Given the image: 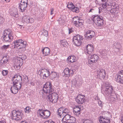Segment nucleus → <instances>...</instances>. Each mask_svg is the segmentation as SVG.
Returning a JSON list of instances; mask_svg holds the SVG:
<instances>
[{"label": "nucleus", "instance_id": "6", "mask_svg": "<svg viewBox=\"0 0 123 123\" xmlns=\"http://www.w3.org/2000/svg\"><path fill=\"white\" fill-rule=\"evenodd\" d=\"M102 116H100V118L99 119V122L100 123H110L109 114L108 112H105L103 113Z\"/></svg>", "mask_w": 123, "mask_h": 123}, {"label": "nucleus", "instance_id": "60", "mask_svg": "<svg viewBox=\"0 0 123 123\" xmlns=\"http://www.w3.org/2000/svg\"><path fill=\"white\" fill-rule=\"evenodd\" d=\"M62 19L61 18H60L59 20V23H61L60 22L61 20H62Z\"/></svg>", "mask_w": 123, "mask_h": 123}, {"label": "nucleus", "instance_id": "47", "mask_svg": "<svg viewBox=\"0 0 123 123\" xmlns=\"http://www.w3.org/2000/svg\"><path fill=\"white\" fill-rule=\"evenodd\" d=\"M11 16L16 18L18 17V14H15V13H13V14L11 13Z\"/></svg>", "mask_w": 123, "mask_h": 123}, {"label": "nucleus", "instance_id": "50", "mask_svg": "<svg viewBox=\"0 0 123 123\" xmlns=\"http://www.w3.org/2000/svg\"><path fill=\"white\" fill-rule=\"evenodd\" d=\"M44 123H55L54 122L51 120H48L45 122Z\"/></svg>", "mask_w": 123, "mask_h": 123}, {"label": "nucleus", "instance_id": "13", "mask_svg": "<svg viewBox=\"0 0 123 123\" xmlns=\"http://www.w3.org/2000/svg\"><path fill=\"white\" fill-rule=\"evenodd\" d=\"M40 72V75L41 77H43V79H45L47 77L49 76V72L48 70L45 69H42L39 70Z\"/></svg>", "mask_w": 123, "mask_h": 123}, {"label": "nucleus", "instance_id": "49", "mask_svg": "<svg viewBox=\"0 0 123 123\" xmlns=\"http://www.w3.org/2000/svg\"><path fill=\"white\" fill-rule=\"evenodd\" d=\"M4 22L3 18L1 17H0V24H2Z\"/></svg>", "mask_w": 123, "mask_h": 123}, {"label": "nucleus", "instance_id": "53", "mask_svg": "<svg viewBox=\"0 0 123 123\" xmlns=\"http://www.w3.org/2000/svg\"><path fill=\"white\" fill-rule=\"evenodd\" d=\"M98 103L99 105L101 107H102L103 105L102 104V102L101 101H99L98 102Z\"/></svg>", "mask_w": 123, "mask_h": 123}, {"label": "nucleus", "instance_id": "21", "mask_svg": "<svg viewBox=\"0 0 123 123\" xmlns=\"http://www.w3.org/2000/svg\"><path fill=\"white\" fill-rule=\"evenodd\" d=\"M117 81L121 83H123V72H119L117 75Z\"/></svg>", "mask_w": 123, "mask_h": 123}, {"label": "nucleus", "instance_id": "17", "mask_svg": "<svg viewBox=\"0 0 123 123\" xmlns=\"http://www.w3.org/2000/svg\"><path fill=\"white\" fill-rule=\"evenodd\" d=\"M22 80V78L20 76L15 75L13 77L12 81L13 85H18L20 81Z\"/></svg>", "mask_w": 123, "mask_h": 123}, {"label": "nucleus", "instance_id": "19", "mask_svg": "<svg viewBox=\"0 0 123 123\" xmlns=\"http://www.w3.org/2000/svg\"><path fill=\"white\" fill-rule=\"evenodd\" d=\"M93 45L92 44H88L86 47L85 49L86 52L89 55V56L93 53Z\"/></svg>", "mask_w": 123, "mask_h": 123}, {"label": "nucleus", "instance_id": "63", "mask_svg": "<svg viewBox=\"0 0 123 123\" xmlns=\"http://www.w3.org/2000/svg\"><path fill=\"white\" fill-rule=\"evenodd\" d=\"M69 34H70V33L71 32V31L70 30V29H69Z\"/></svg>", "mask_w": 123, "mask_h": 123}, {"label": "nucleus", "instance_id": "39", "mask_svg": "<svg viewBox=\"0 0 123 123\" xmlns=\"http://www.w3.org/2000/svg\"><path fill=\"white\" fill-rule=\"evenodd\" d=\"M48 32L46 30H44L43 32L42 35L46 37L48 36Z\"/></svg>", "mask_w": 123, "mask_h": 123}, {"label": "nucleus", "instance_id": "30", "mask_svg": "<svg viewBox=\"0 0 123 123\" xmlns=\"http://www.w3.org/2000/svg\"><path fill=\"white\" fill-rule=\"evenodd\" d=\"M78 23L76 25V26L77 27H79L82 25V23L83 22V20L82 19L80 18H79V19H78Z\"/></svg>", "mask_w": 123, "mask_h": 123}, {"label": "nucleus", "instance_id": "34", "mask_svg": "<svg viewBox=\"0 0 123 123\" xmlns=\"http://www.w3.org/2000/svg\"><path fill=\"white\" fill-rule=\"evenodd\" d=\"M81 110L80 106H76L74 108L73 111H80Z\"/></svg>", "mask_w": 123, "mask_h": 123}, {"label": "nucleus", "instance_id": "2", "mask_svg": "<svg viewBox=\"0 0 123 123\" xmlns=\"http://www.w3.org/2000/svg\"><path fill=\"white\" fill-rule=\"evenodd\" d=\"M12 119L16 120H20L23 116V114L20 111L14 110L12 112Z\"/></svg>", "mask_w": 123, "mask_h": 123}, {"label": "nucleus", "instance_id": "5", "mask_svg": "<svg viewBox=\"0 0 123 123\" xmlns=\"http://www.w3.org/2000/svg\"><path fill=\"white\" fill-rule=\"evenodd\" d=\"M2 37H3L4 40L5 41H11L13 37L12 36L11 30L9 29L5 30Z\"/></svg>", "mask_w": 123, "mask_h": 123}, {"label": "nucleus", "instance_id": "57", "mask_svg": "<svg viewBox=\"0 0 123 123\" xmlns=\"http://www.w3.org/2000/svg\"><path fill=\"white\" fill-rule=\"evenodd\" d=\"M121 121L123 123V116H122L121 118Z\"/></svg>", "mask_w": 123, "mask_h": 123}, {"label": "nucleus", "instance_id": "10", "mask_svg": "<svg viewBox=\"0 0 123 123\" xmlns=\"http://www.w3.org/2000/svg\"><path fill=\"white\" fill-rule=\"evenodd\" d=\"M83 39V38L82 36L77 35L74 37L73 40V42L76 46H79L81 45V41Z\"/></svg>", "mask_w": 123, "mask_h": 123}, {"label": "nucleus", "instance_id": "35", "mask_svg": "<svg viewBox=\"0 0 123 123\" xmlns=\"http://www.w3.org/2000/svg\"><path fill=\"white\" fill-rule=\"evenodd\" d=\"M71 10L73 12H75L76 13L78 12L79 11L78 8L74 6L72 8Z\"/></svg>", "mask_w": 123, "mask_h": 123}, {"label": "nucleus", "instance_id": "24", "mask_svg": "<svg viewBox=\"0 0 123 123\" xmlns=\"http://www.w3.org/2000/svg\"><path fill=\"white\" fill-rule=\"evenodd\" d=\"M30 19L29 16H24L22 19V21L24 23H32V22L30 21Z\"/></svg>", "mask_w": 123, "mask_h": 123}, {"label": "nucleus", "instance_id": "14", "mask_svg": "<svg viewBox=\"0 0 123 123\" xmlns=\"http://www.w3.org/2000/svg\"><path fill=\"white\" fill-rule=\"evenodd\" d=\"M95 35V33L93 31H88L85 32V38L87 39H91V38L94 36Z\"/></svg>", "mask_w": 123, "mask_h": 123}, {"label": "nucleus", "instance_id": "11", "mask_svg": "<svg viewBox=\"0 0 123 123\" xmlns=\"http://www.w3.org/2000/svg\"><path fill=\"white\" fill-rule=\"evenodd\" d=\"M27 0H22L18 7L21 10V11L23 12L26 10L27 7Z\"/></svg>", "mask_w": 123, "mask_h": 123}, {"label": "nucleus", "instance_id": "54", "mask_svg": "<svg viewBox=\"0 0 123 123\" xmlns=\"http://www.w3.org/2000/svg\"><path fill=\"white\" fill-rule=\"evenodd\" d=\"M53 11L54 9H53L52 8L51 9V13L50 14L51 15H52L53 14Z\"/></svg>", "mask_w": 123, "mask_h": 123}, {"label": "nucleus", "instance_id": "22", "mask_svg": "<svg viewBox=\"0 0 123 123\" xmlns=\"http://www.w3.org/2000/svg\"><path fill=\"white\" fill-rule=\"evenodd\" d=\"M26 58V56H25L22 57H18L16 60L15 63L18 64L20 66H22L23 63V61Z\"/></svg>", "mask_w": 123, "mask_h": 123}, {"label": "nucleus", "instance_id": "9", "mask_svg": "<svg viewBox=\"0 0 123 123\" xmlns=\"http://www.w3.org/2000/svg\"><path fill=\"white\" fill-rule=\"evenodd\" d=\"M43 90L44 92L49 94L54 92L51 83L50 82H47L44 85L43 87Z\"/></svg>", "mask_w": 123, "mask_h": 123}, {"label": "nucleus", "instance_id": "52", "mask_svg": "<svg viewBox=\"0 0 123 123\" xmlns=\"http://www.w3.org/2000/svg\"><path fill=\"white\" fill-rule=\"evenodd\" d=\"M69 75H70V74H73L74 73L73 71L72 70L69 69Z\"/></svg>", "mask_w": 123, "mask_h": 123}, {"label": "nucleus", "instance_id": "32", "mask_svg": "<svg viewBox=\"0 0 123 123\" xmlns=\"http://www.w3.org/2000/svg\"><path fill=\"white\" fill-rule=\"evenodd\" d=\"M78 19H79V17H75L74 18L73 21L74 22V24L75 26L79 22Z\"/></svg>", "mask_w": 123, "mask_h": 123}, {"label": "nucleus", "instance_id": "36", "mask_svg": "<svg viewBox=\"0 0 123 123\" xmlns=\"http://www.w3.org/2000/svg\"><path fill=\"white\" fill-rule=\"evenodd\" d=\"M21 66L18 64L15 63L14 66V67L15 69L18 70L20 69Z\"/></svg>", "mask_w": 123, "mask_h": 123}, {"label": "nucleus", "instance_id": "26", "mask_svg": "<svg viewBox=\"0 0 123 123\" xmlns=\"http://www.w3.org/2000/svg\"><path fill=\"white\" fill-rule=\"evenodd\" d=\"M8 62V59L6 58V56H4L1 61V63H0V64L2 65L3 64H5L7 63Z\"/></svg>", "mask_w": 123, "mask_h": 123}, {"label": "nucleus", "instance_id": "51", "mask_svg": "<svg viewBox=\"0 0 123 123\" xmlns=\"http://www.w3.org/2000/svg\"><path fill=\"white\" fill-rule=\"evenodd\" d=\"M96 10H95L93 9H91L89 11V12H92V13H94L95 12Z\"/></svg>", "mask_w": 123, "mask_h": 123}, {"label": "nucleus", "instance_id": "3", "mask_svg": "<svg viewBox=\"0 0 123 123\" xmlns=\"http://www.w3.org/2000/svg\"><path fill=\"white\" fill-rule=\"evenodd\" d=\"M92 20L97 26H101L103 25V18L102 16H98V15L93 16Z\"/></svg>", "mask_w": 123, "mask_h": 123}, {"label": "nucleus", "instance_id": "64", "mask_svg": "<svg viewBox=\"0 0 123 123\" xmlns=\"http://www.w3.org/2000/svg\"><path fill=\"white\" fill-rule=\"evenodd\" d=\"M30 19V21H32V22L33 21V18H31V19Z\"/></svg>", "mask_w": 123, "mask_h": 123}, {"label": "nucleus", "instance_id": "29", "mask_svg": "<svg viewBox=\"0 0 123 123\" xmlns=\"http://www.w3.org/2000/svg\"><path fill=\"white\" fill-rule=\"evenodd\" d=\"M67 123H74L76 121V119L74 117H71V118Z\"/></svg>", "mask_w": 123, "mask_h": 123}, {"label": "nucleus", "instance_id": "31", "mask_svg": "<svg viewBox=\"0 0 123 123\" xmlns=\"http://www.w3.org/2000/svg\"><path fill=\"white\" fill-rule=\"evenodd\" d=\"M69 81L70 80H69ZM71 81H70V83L72 85V86L73 87H75L76 84V80L75 79H74L72 80H71Z\"/></svg>", "mask_w": 123, "mask_h": 123}, {"label": "nucleus", "instance_id": "58", "mask_svg": "<svg viewBox=\"0 0 123 123\" xmlns=\"http://www.w3.org/2000/svg\"><path fill=\"white\" fill-rule=\"evenodd\" d=\"M20 123H27V122L25 121H22Z\"/></svg>", "mask_w": 123, "mask_h": 123}, {"label": "nucleus", "instance_id": "62", "mask_svg": "<svg viewBox=\"0 0 123 123\" xmlns=\"http://www.w3.org/2000/svg\"><path fill=\"white\" fill-rule=\"evenodd\" d=\"M0 123H5L4 121H0Z\"/></svg>", "mask_w": 123, "mask_h": 123}, {"label": "nucleus", "instance_id": "38", "mask_svg": "<svg viewBox=\"0 0 123 123\" xmlns=\"http://www.w3.org/2000/svg\"><path fill=\"white\" fill-rule=\"evenodd\" d=\"M114 45L115 46V47L117 49H118L121 48V46L120 44L118 43H114Z\"/></svg>", "mask_w": 123, "mask_h": 123}, {"label": "nucleus", "instance_id": "27", "mask_svg": "<svg viewBox=\"0 0 123 123\" xmlns=\"http://www.w3.org/2000/svg\"><path fill=\"white\" fill-rule=\"evenodd\" d=\"M49 76L51 79H53L57 76V73L56 72H52L50 74H49Z\"/></svg>", "mask_w": 123, "mask_h": 123}, {"label": "nucleus", "instance_id": "23", "mask_svg": "<svg viewBox=\"0 0 123 123\" xmlns=\"http://www.w3.org/2000/svg\"><path fill=\"white\" fill-rule=\"evenodd\" d=\"M50 50L48 47L44 48L42 50V52L43 54L45 56L49 55L50 54Z\"/></svg>", "mask_w": 123, "mask_h": 123}, {"label": "nucleus", "instance_id": "61", "mask_svg": "<svg viewBox=\"0 0 123 123\" xmlns=\"http://www.w3.org/2000/svg\"><path fill=\"white\" fill-rule=\"evenodd\" d=\"M111 100L112 99L113 101H114L115 100V98L113 97H111Z\"/></svg>", "mask_w": 123, "mask_h": 123}, {"label": "nucleus", "instance_id": "25", "mask_svg": "<svg viewBox=\"0 0 123 123\" xmlns=\"http://www.w3.org/2000/svg\"><path fill=\"white\" fill-rule=\"evenodd\" d=\"M70 115L69 114H66L64 115L62 117V121L67 123L68 122V120L71 118Z\"/></svg>", "mask_w": 123, "mask_h": 123}, {"label": "nucleus", "instance_id": "4", "mask_svg": "<svg viewBox=\"0 0 123 123\" xmlns=\"http://www.w3.org/2000/svg\"><path fill=\"white\" fill-rule=\"evenodd\" d=\"M47 96L46 98L48 101L53 103H55L57 102L58 96L56 93L53 92Z\"/></svg>", "mask_w": 123, "mask_h": 123}, {"label": "nucleus", "instance_id": "55", "mask_svg": "<svg viewBox=\"0 0 123 123\" xmlns=\"http://www.w3.org/2000/svg\"><path fill=\"white\" fill-rule=\"evenodd\" d=\"M101 9H103V8L102 7V6L101 7H99L98 8V10H99V13H100V12H101Z\"/></svg>", "mask_w": 123, "mask_h": 123}, {"label": "nucleus", "instance_id": "56", "mask_svg": "<svg viewBox=\"0 0 123 123\" xmlns=\"http://www.w3.org/2000/svg\"><path fill=\"white\" fill-rule=\"evenodd\" d=\"M30 84L31 85H32V86H34L35 85V83H34L33 82L31 81L30 82Z\"/></svg>", "mask_w": 123, "mask_h": 123}, {"label": "nucleus", "instance_id": "44", "mask_svg": "<svg viewBox=\"0 0 123 123\" xmlns=\"http://www.w3.org/2000/svg\"><path fill=\"white\" fill-rule=\"evenodd\" d=\"M9 46V45H4L1 47L3 49H6L8 48Z\"/></svg>", "mask_w": 123, "mask_h": 123}, {"label": "nucleus", "instance_id": "28", "mask_svg": "<svg viewBox=\"0 0 123 123\" xmlns=\"http://www.w3.org/2000/svg\"><path fill=\"white\" fill-rule=\"evenodd\" d=\"M75 56H69L68 58V61L71 62H73L75 61Z\"/></svg>", "mask_w": 123, "mask_h": 123}, {"label": "nucleus", "instance_id": "43", "mask_svg": "<svg viewBox=\"0 0 123 123\" xmlns=\"http://www.w3.org/2000/svg\"><path fill=\"white\" fill-rule=\"evenodd\" d=\"M29 107H27L25 109V112L29 113L31 111V110L30 109Z\"/></svg>", "mask_w": 123, "mask_h": 123}, {"label": "nucleus", "instance_id": "59", "mask_svg": "<svg viewBox=\"0 0 123 123\" xmlns=\"http://www.w3.org/2000/svg\"><path fill=\"white\" fill-rule=\"evenodd\" d=\"M22 26L21 25H18V27H19V28H22Z\"/></svg>", "mask_w": 123, "mask_h": 123}, {"label": "nucleus", "instance_id": "8", "mask_svg": "<svg viewBox=\"0 0 123 123\" xmlns=\"http://www.w3.org/2000/svg\"><path fill=\"white\" fill-rule=\"evenodd\" d=\"M37 112L38 116L42 117L44 119L48 118L50 114V111L47 110H43L42 109H39Z\"/></svg>", "mask_w": 123, "mask_h": 123}, {"label": "nucleus", "instance_id": "16", "mask_svg": "<svg viewBox=\"0 0 123 123\" xmlns=\"http://www.w3.org/2000/svg\"><path fill=\"white\" fill-rule=\"evenodd\" d=\"M76 101L78 104H82L85 101V96L84 95H78L75 99Z\"/></svg>", "mask_w": 123, "mask_h": 123}, {"label": "nucleus", "instance_id": "45", "mask_svg": "<svg viewBox=\"0 0 123 123\" xmlns=\"http://www.w3.org/2000/svg\"><path fill=\"white\" fill-rule=\"evenodd\" d=\"M92 121L89 120L87 119L85 120L83 122V123H91Z\"/></svg>", "mask_w": 123, "mask_h": 123}, {"label": "nucleus", "instance_id": "33", "mask_svg": "<svg viewBox=\"0 0 123 123\" xmlns=\"http://www.w3.org/2000/svg\"><path fill=\"white\" fill-rule=\"evenodd\" d=\"M61 44L63 45L65 47V45L67 46V45L68 44L67 42L65 40H62L61 41Z\"/></svg>", "mask_w": 123, "mask_h": 123}, {"label": "nucleus", "instance_id": "18", "mask_svg": "<svg viewBox=\"0 0 123 123\" xmlns=\"http://www.w3.org/2000/svg\"><path fill=\"white\" fill-rule=\"evenodd\" d=\"M20 85H13L11 88L12 92L14 94H16L18 92V90L20 89Z\"/></svg>", "mask_w": 123, "mask_h": 123}, {"label": "nucleus", "instance_id": "41", "mask_svg": "<svg viewBox=\"0 0 123 123\" xmlns=\"http://www.w3.org/2000/svg\"><path fill=\"white\" fill-rule=\"evenodd\" d=\"M74 6H73V4L72 3H68L67 7L69 9H72Z\"/></svg>", "mask_w": 123, "mask_h": 123}, {"label": "nucleus", "instance_id": "20", "mask_svg": "<svg viewBox=\"0 0 123 123\" xmlns=\"http://www.w3.org/2000/svg\"><path fill=\"white\" fill-rule=\"evenodd\" d=\"M105 73L106 72L105 70H100L99 71H98L97 76L101 79H104L105 76Z\"/></svg>", "mask_w": 123, "mask_h": 123}, {"label": "nucleus", "instance_id": "40", "mask_svg": "<svg viewBox=\"0 0 123 123\" xmlns=\"http://www.w3.org/2000/svg\"><path fill=\"white\" fill-rule=\"evenodd\" d=\"M112 9H117L118 8L117 5L115 4L114 3H112Z\"/></svg>", "mask_w": 123, "mask_h": 123}, {"label": "nucleus", "instance_id": "48", "mask_svg": "<svg viewBox=\"0 0 123 123\" xmlns=\"http://www.w3.org/2000/svg\"><path fill=\"white\" fill-rule=\"evenodd\" d=\"M25 83H24V82H22L21 83H20L19 82V83L18 84V85H20V86H20V88H21L22 86H24L25 85Z\"/></svg>", "mask_w": 123, "mask_h": 123}, {"label": "nucleus", "instance_id": "37", "mask_svg": "<svg viewBox=\"0 0 123 123\" xmlns=\"http://www.w3.org/2000/svg\"><path fill=\"white\" fill-rule=\"evenodd\" d=\"M69 69L68 68H65L64 71V73L66 75H69Z\"/></svg>", "mask_w": 123, "mask_h": 123}, {"label": "nucleus", "instance_id": "42", "mask_svg": "<svg viewBox=\"0 0 123 123\" xmlns=\"http://www.w3.org/2000/svg\"><path fill=\"white\" fill-rule=\"evenodd\" d=\"M8 73V71L7 70H3L2 71V73L4 76L6 75Z\"/></svg>", "mask_w": 123, "mask_h": 123}, {"label": "nucleus", "instance_id": "46", "mask_svg": "<svg viewBox=\"0 0 123 123\" xmlns=\"http://www.w3.org/2000/svg\"><path fill=\"white\" fill-rule=\"evenodd\" d=\"M73 112L74 114L76 116H78L80 114V112L79 111H73Z\"/></svg>", "mask_w": 123, "mask_h": 123}, {"label": "nucleus", "instance_id": "1", "mask_svg": "<svg viewBox=\"0 0 123 123\" xmlns=\"http://www.w3.org/2000/svg\"><path fill=\"white\" fill-rule=\"evenodd\" d=\"M13 44V48H15L18 47H19V49H23V50H25V47L27 44V43L25 41H24L22 39H19L17 41H15L13 42L12 44Z\"/></svg>", "mask_w": 123, "mask_h": 123}, {"label": "nucleus", "instance_id": "15", "mask_svg": "<svg viewBox=\"0 0 123 123\" xmlns=\"http://www.w3.org/2000/svg\"><path fill=\"white\" fill-rule=\"evenodd\" d=\"M88 57L90 58L89 60L90 64H92L93 62H96L99 59L98 56L96 54H94L93 55H91V56L89 55Z\"/></svg>", "mask_w": 123, "mask_h": 123}, {"label": "nucleus", "instance_id": "12", "mask_svg": "<svg viewBox=\"0 0 123 123\" xmlns=\"http://www.w3.org/2000/svg\"><path fill=\"white\" fill-rule=\"evenodd\" d=\"M69 112V111L68 109L63 107L60 108L58 110V115L61 117H63L66 114H68Z\"/></svg>", "mask_w": 123, "mask_h": 123}, {"label": "nucleus", "instance_id": "7", "mask_svg": "<svg viewBox=\"0 0 123 123\" xmlns=\"http://www.w3.org/2000/svg\"><path fill=\"white\" fill-rule=\"evenodd\" d=\"M113 91V87L108 83L105 84L104 86L102 89V92H103L104 93L108 95L111 93Z\"/></svg>", "mask_w": 123, "mask_h": 123}]
</instances>
